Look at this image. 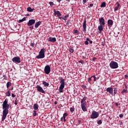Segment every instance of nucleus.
Masks as SVG:
<instances>
[{
	"instance_id": "1",
	"label": "nucleus",
	"mask_w": 128,
	"mask_h": 128,
	"mask_svg": "<svg viewBox=\"0 0 128 128\" xmlns=\"http://www.w3.org/2000/svg\"><path fill=\"white\" fill-rule=\"evenodd\" d=\"M9 108L10 104H8V99H6L2 104L3 112L2 122H4L6 118V116L8 114Z\"/></svg>"
},
{
	"instance_id": "2",
	"label": "nucleus",
	"mask_w": 128,
	"mask_h": 128,
	"mask_svg": "<svg viewBox=\"0 0 128 128\" xmlns=\"http://www.w3.org/2000/svg\"><path fill=\"white\" fill-rule=\"evenodd\" d=\"M46 52V48H43L40 50L39 52V54L36 56V58H44L45 56L44 53Z\"/></svg>"
},
{
	"instance_id": "3",
	"label": "nucleus",
	"mask_w": 128,
	"mask_h": 128,
	"mask_svg": "<svg viewBox=\"0 0 128 128\" xmlns=\"http://www.w3.org/2000/svg\"><path fill=\"white\" fill-rule=\"evenodd\" d=\"M60 85L59 87L58 92H62V90L64 88L65 86L64 79H60Z\"/></svg>"
},
{
	"instance_id": "4",
	"label": "nucleus",
	"mask_w": 128,
	"mask_h": 128,
	"mask_svg": "<svg viewBox=\"0 0 128 128\" xmlns=\"http://www.w3.org/2000/svg\"><path fill=\"white\" fill-rule=\"evenodd\" d=\"M110 66L112 69L118 68V62L112 61L110 64Z\"/></svg>"
},
{
	"instance_id": "5",
	"label": "nucleus",
	"mask_w": 128,
	"mask_h": 128,
	"mask_svg": "<svg viewBox=\"0 0 128 128\" xmlns=\"http://www.w3.org/2000/svg\"><path fill=\"white\" fill-rule=\"evenodd\" d=\"M98 116H100L98 112L93 111L91 114L90 118H92V119L98 118Z\"/></svg>"
},
{
	"instance_id": "6",
	"label": "nucleus",
	"mask_w": 128,
	"mask_h": 128,
	"mask_svg": "<svg viewBox=\"0 0 128 128\" xmlns=\"http://www.w3.org/2000/svg\"><path fill=\"white\" fill-rule=\"evenodd\" d=\"M44 71L46 74H48L50 72V66H46L44 68Z\"/></svg>"
},
{
	"instance_id": "7",
	"label": "nucleus",
	"mask_w": 128,
	"mask_h": 128,
	"mask_svg": "<svg viewBox=\"0 0 128 128\" xmlns=\"http://www.w3.org/2000/svg\"><path fill=\"white\" fill-rule=\"evenodd\" d=\"M12 62L16 64H20V57H14L12 58Z\"/></svg>"
},
{
	"instance_id": "8",
	"label": "nucleus",
	"mask_w": 128,
	"mask_h": 128,
	"mask_svg": "<svg viewBox=\"0 0 128 128\" xmlns=\"http://www.w3.org/2000/svg\"><path fill=\"white\" fill-rule=\"evenodd\" d=\"M36 89L38 92H42V94H46L42 88L39 85L36 86Z\"/></svg>"
},
{
	"instance_id": "9",
	"label": "nucleus",
	"mask_w": 128,
	"mask_h": 128,
	"mask_svg": "<svg viewBox=\"0 0 128 128\" xmlns=\"http://www.w3.org/2000/svg\"><path fill=\"white\" fill-rule=\"evenodd\" d=\"M36 24V20L34 19H31L29 20L27 24V25L28 26H32V24Z\"/></svg>"
},
{
	"instance_id": "10",
	"label": "nucleus",
	"mask_w": 128,
	"mask_h": 128,
	"mask_svg": "<svg viewBox=\"0 0 128 128\" xmlns=\"http://www.w3.org/2000/svg\"><path fill=\"white\" fill-rule=\"evenodd\" d=\"M106 90L108 92H109L110 94H112H112H114V88H112V87L108 88Z\"/></svg>"
},
{
	"instance_id": "11",
	"label": "nucleus",
	"mask_w": 128,
	"mask_h": 128,
	"mask_svg": "<svg viewBox=\"0 0 128 128\" xmlns=\"http://www.w3.org/2000/svg\"><path fill=\"white\" fill-rule=\"evenodd\" d=\"M81 108L83 112H87L88 110L86 109V103L81 104Z\"/></svg>"
},
{
	"instance_id": "12",
	"label": "nucleus",
	"mask_w": 128,
	"mask_h": 128,
	"mask_svg": "<svg viewBox=\"0 0 128 128\" xmlns=\"http://www.w3.org/2000/svg\"><path fill=\"white\" fill-rule=\"evenodd\" d=\"M99 22L100 26H104V24H106L104 18H101L100 19H99Z\"/></svg>"
},
{
	"instance_id": "13",
	"label": "nucleus",
	"mask_w": 128,
	"mask_h": 128,
	"mask_svg": "<svg viewBox=\"0 0 128 128\" xmlns=\"http://www.w3.org/2000/svg\"><path fill=\"white\" fill-rule=\"evenodd\" d=\"M112 24H114V21L112 20H108V26H110V28H112Z\"/></svg>"
},
{
	"instance_id": "14",
	"label": "nucleus",
	"mask_w": 128,
	"mask_h": 128,
	"mask_svg": "<svg viewBox=\"0 0 128 128\" xmlns=\"http://www.w3.org/2000/svg\"><path fill=\"white\" fill-rule=\"evenodd\" d=\"M48 42H56V38H52L50 36L48 38Z\"/></svg>"
},
{
	"instance_id": "15",
	"label": "nucleus",
	"mask_w": 128,
	"mask_h": 128,
	"mask_svg": "<svg viewBox=\"0 0 128 128\" xmlns=\"http://www.w3.org/2000/svg\"><path fill=\"white\" fill-rule=\"evenodd\" d=\"M82 26H83V31L86 32V20H84Z\"/></svg>"
},
{
	"instance_id": "16",
	"label": "nucleus",
	"mask_w": 128,
	"mask_h": 128,
	"mask_svg": "<svg viewBox=\"0 0 128 128\" xmlns=\"http://www.w3.org/2000/svg\"><path fill=\"white\" fill-rule=\"evenodd\" d=\"M54 14L55 16H57L59 18L60 16H62V14H60V11L58 10L56 11V10H54Z\"/></svg>"
},
{
	"instance_id": "17",
	"label": "nucleus",
	"mask_w": 128,
	"mask_h": 128,
	"mask_svg": "<svg viewBox=\"0 0 128 128\" xmlns=\"http://www.w3.org/2000/svg\"><path fill=\"white\" fill-rule=\"evenodd\" d=\"M116 4L117 5L114 9V12H116V10H118V8H120V4H119L118 2H117L116 3Z\"/></svg>"
},
{
	"instance_id": "18",
	"label": "nucleus",
	"mask_w": 128,
	"mask_h": 128,
	"mask_svg": "<svg viewBox=\"0 0 128 128\" xmlns=\"http://www.w3.org/2000/svg\"><path fill=\"white\" fill-rule=\"evenodd\" d=\"M41 24H42V22H40V21H38V22H36L34 25L35 28H38V26H40Z\"/></svg>"
},
{
	"instance_id": "19",
	"label": "nucleus",
	"mask_w": 128,
	"mask_h": 128,
	"mask_svg": "<svg viewBox=\"0 0 128 128\" xmlns=\"http://www.w3.org/2000/svg\"><path fill=\"white\" fill-rule=\"evenodd\" d=\"M88 98V97L84 96L82 100H81V104H86V99Z\"/></svg>"
},
{
	"instance_id": "20",
	"label": "nucleus",
	"mask_w": 128,
	"mask_h": 128,
	"mask_svg": "<svg viewBox=\"0 0 128 128\" xmlns=\"http://www.w3.org/2000/svg\"><path fill=\"white\" fill-rule=\"evenodd\" d=\"M121 94H128V86H126V88L124 89Z\"/></svg>"
},
{
	"instance_id": "21",
	"label": "nucleus",
	"mask_w": 128,
	"mask_h": 128,
	"mask_svg": "<svg viewBox=\"0 0 128 128\" xmlns=\"http://www.w3.org/2000/svg\"><path fill=\"white\" fill-rule=\"evenodd\" d=\"M33 106L35 110H38V104H34Z\"/></svg>"
},
{
	"instance_id": "22",
	"label": "nucleus",
	"mask_w": 128,
	"mask_h": 128,
	"mask_svg": "<svg viewBox=\"0 0 128 128\" xmlns=\"http://www.w3.org/2000/svg\"><path fill=\"white\" fill-rule=\"evenodd\" d=\"M98 30L99 32H102L104 30V28H102V25H100L98 26Z\"/></svg>"
},
{
	"instance_id": "23",
	"label": "nucleus",
	"mask_w": 128,
	"mask_h": 128,
	"mask_svg": "<svg viewBox=\"0 0 128 128\" xmlns=\"http://www.w3.org/2000/svg\"><path fill=\"white\" fill-rule=\"evenodd\" d=\"M33 10H34V8H32L30 7H28L27 8V12H32Z\"/></svg>"
},
{
	"instance_id": "24",
	"label": "nucleus",
	"mask_w": 128,
	"mask_h": 128,
	"mask_svg": "<svg viewBox=\"0 0 128 128\" xmlns=\"http://www.w3.org/2000/svg\"><path fill=\"white\" fill-rule=\"evenodd\" d=\"M42 84H44V86H50V84L44 81L42 82Z\"/></svg>"
},
{
	"instance_id": "25",
	"label": "nucleus",
	"mask_w": 128,
	"mask_h": 128,
	"mask_svg": "<svg viewBox=\"0 0 128 128\" xmlns=\"http://www.w3.org/2000/svg\"><path fill=\"white\" fill-rule=\"evenodd\" d=\"M26 20V17H24L22 20H18L19 22H24Z\"/></svg>"
},
{
	"instance_id": "26",
	"label": "nucleus",
	"mask_w": 128,
	"mask_h": 128,
	"mask_svg": "<svg viewBox=\"0 0 128 128\" xmlns=\"http://www.w3.org/2000/svg\"><path fill=\"white\" fill-rule=\"evenodd\" d=\"M106 4L104 2H103L100 5L101 8H106Z\"/></svg>"
},
{
	"instance_id": "27",
	"label": "nucleus",
	"mask_w": 128,
	"mask_h": 128,
	"mask_svg": "<svg viewBox=\"0 0 128 128\" xmlns=\"http://www.w3.org/2000/svg\"><path fill=\"white\" fill-rule=\"evenodd\" d=\"M10 82H8L7 84H6V86H7V88H10Z\"/></svg>"
},
{
	"instance_id": "28",
	"label": "nucleus",
	"mask_w": 128,
	"mask_h": 128,
	"mask_svg": "<svg viewBox=\"0 0 128 128\" xmlns=\"http://www.w3.org/2000/svg\"><path fill=\"white\" fill-rule=\"evenodd\" d=\"M70 112H74V107L70 108Z\"/></svg>"
},
{
	"instance_id": "29",
	"label": "nucleus",
	"mask_w": 128,
	"mask_h": 128,
	"mask_svg": "<svg viewBox=\"0 0 128 128\" xmlns=\"http://www.w3.org/2000/svg\"><path fill=\"white\" fill-rule=\"evenodd\" d=\"M91 78H94V82H96V80H98V78H96V76H91Z\"/></svg>"
},
{
	"instance_id": "30",
	"label": "nucleus",
	"mask_w": 128,
	"mask_h": 128,
	"mask_svg": "<svg viewBox=\"0 0 128 128\" xmlns=\"http://www.w3.org/2000/svg\"><path fill=\"white\" fill-rule=\"evenodd\" d=\"M6 96H10V91L6 92Z\"/></svg>"
},
{
	"instance_id": "31",
	"label": "nucleus",
	"mask_w": 128,
	"mask_h": 128,
	"mask_svg": "<svg viewBox=\"0 0 128 128\" xmlns=\"http://www.w3.org/2000/svg\"><path fill=\"white\" fill-rule=\"evenodd\" d=\"M33 116H36V111L34 110L32 114Z\"/></svg>"
},
{
	"instance_id": "32",
	"label": "nucleus",
	"mask_w": 128,
	"mask_h": 128,
	"mask_svg": "<svg viewBox=\"0 0 128 128\" xmlns=\"http://www.w3.org/2000/svg\"><path fill=\"white\" fill-rule=\"evenodd\" d=\"M59 18L60 19V20H66V18H64V17H59Z\"/></svg>"
},
{
	"instance_id": "33",
	"label": "nucleus",
	"mask_w": 128,
	"mask_h": 128,
	"mask_svg": "<svg viewBox=\"0 0 128 128\" xmlns=\"http://www.w3.org/2000/svg\"><path fill=\"white\" fill-rule=\"evenodd\" d=\"M69 52H70L72 53V52H74V49H72V48H70L69 49Z\"/></svg>"
},
{
	"instance_id": "34",
	"label": "nucleus",
	"mask_w": 128,
	"mask_h": 128,
	"mask_svg": "<svg viewBox=\"0 0 128 128\" xmlns=\"http://www.w3.org/2000/svg\"><path fill=\"white\" fill-rule=\"evenodd\" d=\"M86 40H88L90 42V44H92V40H90L88 38H86Z\"/></svg>"
},
{
	"instance_id": "35",
	"label": "nucleus",
	"mask_w": 128,
	"mask_h": 128,
	"mask_svg": "<svg viewBox=\"0 0 128 128\" xmlns=\"http://www.w3.org/2000/svg\"><path fill=\"white\" fill-rule=\"evenodd\" d=\"M92 77L88 78V82H92Z\"/></svg>"
},
{
	"instance_id": "36",
	"label": "nucleus",
	"mask_w": 128,
	"mask_h": 128,
	"mask_svg": "<svg viewBox=\"0 0 128 128\" xmlns=\"http://www.w3.org/2000/svg\"><path fill=\"white\" fill-rule=\"evenodd\" d=\"M97 124H102V120H99Z\"/></svg>"
},
{
	"instance_id": "37",
	"label": "nucleus",
	"mask_w": 128,
	"mask_h": 128,
	"mask_svg": "<svg viewBox=\"0 0 128 128\" xmlns=\"http://www.w3.org/2000/svg\"><path fill=\"white\" fill-rule=\"evenodd\" d=\"M116 92H118V90H116V88H115L114 90V94H116Z\"/></svg>"
},
{
	"instance_id": "38",
	"label": "nucleus",
	"mask_w": 128,
	"mask_h": 128,
	"mask_svg": "<svg viewBox=\"0 0 128 128\" xmlns=\"http://www.w3.org/2000/svg\"><path fill=\"white\" fill-rule=\"evenodd\" d=\"M74 34H78V30H74Z\"/></svg>"
},
{
	"instance_id": "39",
	"label": "nucleus",
	"mask_w": 128,
	"mask_h": 128,
	"mask_svg": "<svg viewBox=\"0 0 128 128\" xmlns=\"http://www.w3.org/2000/svg\"><path fill=\"white\" fill-rule=\"evenodd\" d=\"M85 44H86V46L88 44V40H86V41H85Z\"/></svg>"
},
{
	"instance_id": "40",
	"label": "nucleus",
	"mask_w": 128,
	"mask_h": 128,
	"mask_svg": "<svg viewBox=\"0 0 128 128\" xmlns=\"http://www.w3.org/2000/svg\"><path fill=\"white\" fill-rule=\"evenodd\" d=\"M30 46H32V48H34V43L32 42L30 44Z\"/></svg>"
},
{
	"instance_id": "41",
	"label": "nucleus",
	"mask_w": 128,
	"mask_h": 128,
	"mask_svg": "<svg viewBox=\"0 0 128 128\" xmlns=\"http://www.w3.org/2000/svg\"><path fill=\"white\" fill-rule=\"evenodd\" d=\"M49 4L50 6H54V2H50Z\"/></svg>"
},
{
	"instance_id": "42",
	"label": "nucleus",
	"mask_w": 128,
	"mask_h": 128,
	"mask_svg": "<svg viewBox=\"0 0 128 128\" xmlns=\"http://www.w3.org/2000/svg\"><path fill=\"white\" fill-rule=\"evenodd\" d=\"M14 104L16 106H17V104H18V101L16 100H15V101H14Z\"/></svg>"
},
{
	"instance_id": "43",
	"label": "nucleus",
	"mask_w": 128,
	"mask_h": 128,
	"mask_svg": "<svg viewBox=\"0 0 128 128\" xmlns=\"http://www.w3.org/2000/svg\"><path fill=\"white\" fill-rule=\"evenodd\" d=\"M12 98H16V95H14V94H12Z\"/></svg>"
},
{
	"instance_id": "44",
	"label": "nucleus",
	"mask_w": 128,
	"mask_h": 128,
	"mask_svg": "<svg viewBox=\"0 0 128 128\" xmlns=\"http://www.w3.org/2000/svg\"><path fill=\"white\" fill-rule=\"evenodd\" d=\"M119 116H120V118H122L123 116H124V114H120V115H119Z\"/></svg>"
},
{
	"instance_id": "45",
	"label": "nucleus",
	"mask_w": 128,
	"mask_h": 128,
	"mask_svg": "<svg viewBox=\"0 0 128 128\" xmlns=\"http://www.w3.org/2000/svg\"><path fill=\"white\" fill-rule=\"evenodd\" d=\"M69 16L68 14H66L64 17L66 18H68Z\"/></svg>"
},
{
	"instance_id": "46",
	"label": "nucleus",
	"mask_w": 128,
	"mask_h": 128,
	"mask_svg": "<svg viewBox=\"0 0 128 128\" xmlns=\"http://www.w3.org/2000/svg\"><path fill=\"white\" fill-rule=\"evenodd\" d=\"M90 8H92V6H94V4H90Z\"/></svg>"
},
{
	"instance_id": "47",
	"label": "nucleus",
	"mask_w": 128,
	"mask_h": 128,
	"mask_svg": "<svg viewBox=\"0 0 128 128\" xmlns=\"http://www.w3.org/2000/svg\"><path fill=\"white\" fill-rule=\"evenodd\" d=\"M63 116H67L68 114L64 113V114H63Z\"/></svg>"
},
{
	"instance_id": "48",
	"label": "nucleus",
	"mask_w": 128,
	"mask_h": 128,
	"mask_svg": "<svg viewBox=\"0 0 128 128\" xmlns=\"http://www.w3.org/2000/svg\"><path fill=\"white\" fill-rule=\"evenodd\" d=\"M30 28L31 30H34V26H30Z\"/></svg>"
},
{
	"instance_id": "49",
	"label": "nucleus",
	"mask_w": 128,
	"mask_h": 128,
	"mask_svg": "<svg viewBox=\"0 0 128 128\" xmlns=\"http://www.w3.org/2000/svg\"><path fill=\"white\" fill-rule=\"evenodd\" d=\"M83 2L86 4V0H83Z\"/></svg>"
},
{
	"instance_id": "50",
	"label": "nucleus",
	"mask_w": 128,
	"mask_h": 128,
	"mask_svg": "<svg viewBox=\"0 0 128 128\" xmlns=\"http://www.w3.org/2000/svg\"><path fill=\"white\" fill-rule=\"evenodd\" d=\"M96 60V58H92V60Z\"/></svg>"
},
{
	"instance_id": "51",
	"label": "nucleus",
	"mask_w": 128,
	"mask_h": 128,
	"mask_svg": "<svg viewBox=\"0 0 128 128\" xmlns=\"http://www.w3.org/2000/svg\"><path fill=\"white\" fill-rule=\"evenodd\" d=\"M83 62H84V61H82V60L78 62H81V64H82Z\"/></svg>"
},
{
	"instance_id": "52",
	"label": "nucleus",
	"mask_w": 128,
	"mask_h": 128,
	"mask_svg": "<svg viewBox=\"0 0 128 128\" xmlns=\"http://www.w3.org/2000/svg\"><path fill=\"white\" fill-rule=\"evenodd\" d=\"M63 119H64L63 117H62V118H60V121L62 122Z\"/></svg>"
},
{
	"instance_id": "53",
	"label": "nucleus",
	"mask_w": 128,
	"mask_h": 128,
	"mask_svg": "<svg viewBox=\"0 0 128 128\" xmlns=\"http://www.w3.org/2000/svg\"><path fill=\"white\" fill-rule=\"evenodd\" d=\"M66 116H64L63 115V117H62V118H64H64H66Z\"/></svg>"
},
{
	"instance_id": "54",
	"label": "nucleus",
	"mask_w": 128,
	"mask_h": 128,
	"mask_svg": "<svg viewBox=\"0 0 128 128\" xmlns=\"http://www.w3.org/2000/svg\"><path fill=\"white\" fill-rule=\"evenodd\" d=\"M57 2H60L61 0H57Z\"/></svg>"
},
{
	"instance_id": "55",
	"label": "nucleus",
	"mask_w": 128,
	"mask_h": 128,
	"mask_svg": "<svg viewBox=\"0 0 128 128\" xmlns=\"http://www.w3.org/2000/svg\"><path fill=\"white\" fill-rule=\"evenodd\" d=\"M64 122H66V118L64 119Z\"/></svg>"
},
{
	"instance_id": "56",
	"label": "nucleus",
	"mask_w": 128,
	"mask_h": 128,
	"mask_svg": "<svg viewBox=\"0 0 128 128\" xmlns=\"http://www.w3.org/2000/svg\"><path fill=\"white\" fill-rule=\"evenodd\" d=\"M54 104H56V102H54Z\"/></svg>"
},
{
	"instance_id": "57",
	"label": "nucleus",
	"mask_w": 128,
	"mask_h": 128,
	"mask_svg": "<svg viewBox=\"0 0 128 128\" xmlns=\"http://www.w3.org/2000/svg\"><path fill=\"white\" fill-rule=\"evenodd\" d=\"M12 90H14V88H12Z\"/></svg>"
},
{
	"instance_id": "58",
	"label": "nucleus",
	"mask_w": 128,
	"mask_h": 128,
	"mask_svg": "<svg viewBox=\"0 0 128 128\" xmlns=\"http://www.w3.org/2000/svg\"><path fill=\"white\" fill-rule=\"evenodd\" d=\"M68 0V2H70V0Z\"/></svg>"
},
{
	"instance_id": "59",
	"label": "nucleus",
	"mask_w": 128,
	"mask_h": 128,
	"mask_svg": "<svg viewBox=\"0 0 128 128\" xmlns=\"http://www.w3.org/2000/svg\"><path fill=\"white\" fill-rule=\"evenodd\" d=\"M4 76V78H6V76Z\"/></svg>"
},
{
	"instance_id": "60",
	"label": "nucleus",
	"mask_w": 128,
	"mask_h": 128,
	"mask_svg": "<svg viewBox=\"0 0 128 128\" xmlns=\"http://www.w3.org/2000/svg\"><path fill=\"white\" fill-rule=\"evenodd\" d=\"M125 76H127L126 75H125Z\"/></svg>"
},
{
	"instance_id": "61",
	"label": "nucleus",
	"mask_w": 128,
	"mask_h": 128,
	"mask_svg": "<svg viewBox=\"0 0 128 128\" xmlns=\"http://www.w3.org/2000/svg\"><path fill=\"white\" fill-rule=\"evenodd\" d=\"M125 76H127L126 75H125Z\"/></svg>"
},
{
	"instance_id": "62",
	"label": "nucleus",
	"mask_w": 128,
	"mask_h": 128,
	"mask_svg": "<svg viewBox=\"0 0 128 128\" xmlns=\"http://www.w3.org/2000/svg\"><path fill=\"white\" fill-rule=\"evenodd\" d=\"M116 106H118V104H116Z\"/></svg>"
}]
</instances>
